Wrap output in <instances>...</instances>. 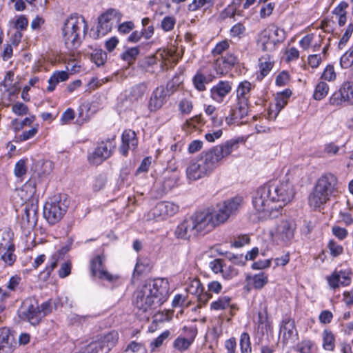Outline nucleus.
Listing matches in <instances>:
<instances>
[{
    "instance_id": "nucleus-3",
    "label": "nucleus",
    "mask_w": 353,
    "mask_h": 353,
    "mask_svg": "<svg viewBox=\"0 0 353 353\" xmlns=\"http://www.w3.org/2000/svg\"><path fill=\"white\" fill-rule=\"evenodd\" d=\"M169 283L165 279L147 281L134 292V303L145 317L165 302L169 296Z\"/></svg>"
},
{
    "instance_id": "nucleus-21",
    "label": "nucleus",
    "mask_w": 353,
    "mask_h": 353,
    "mask_svg": "<svg viewBox=\"0 0 353 353\" xmlns=\"http://www.w3.org/2000/svg\"><path fill=\"white\" fill-rule=\"evenodd\" d=\"M330 199V196L315 185L309 195L308 203L311 208L316 210L321 208Z\"/></svg>"
},
{
    "instance_id": "nucleus-17",
    "label": "nucleus",
    "mask_w": 353,
    "mask_h": 353,
    "mask_svg": "<svg viewBox=\"0 0 353 353\" xmlns=\"http://www.w3.org/2000/svg\"><path fill=\"white\" fill-rule=\"evenodd\" d=\"M186 291L191 294L196 296L199 307L205 305L212 297L210 293L204 291V288L198 279H193L189 281Z\"/></svg>"
},
{
    "instance_id": "nucleus-32",
    "label": "nucleus",
    "mask_w": 353,
    "mask_h": 353,
    "mask_svg": "<svg viewBox=\"0 0 353 353\" xmlns=\"http://www.w3.org/2000/svg\"><path fill=\"white\" fill-rule=\"evenodd\" d=\"M147 90L148 88L145 83L137 84L130 88L128 97L132 101H137L143 97Z\"/></svg>"
},
{
    "instance_id": "nucleus-50",
    "label": "nucleus",
    "mask_w": 353,
    "mask_h": 353,
    "mask_svg": "<svg viewBox=\"0 0 353 353\" xmlns=\"http://www.w3.org/2000/svg\"><path fill=\"white\" fill-rule=\"evenodd\" d=\"M337 74L335 72L334 68L332 65H327L323 70L321 79L329 82L334 81L336 79Z\"/></svg>"
},
{
    "instance_id": "nucleus-7",
    "label": "nucleus",
    "mask_w": 353,
    "mask_h": 353,
    "mask_svg": "<svg viewBox=\"0 0 353 353\" xmlns=\"http://www.w3.org/2000/svg\"><path fill=\"white\" fill-rule=\"evenodd\" d=\"M19 317L29 322L31 325H38L43 315L40 310L37 301L32 297L26 299L18 310Z\"/></svg>"
},
{
    "instance_id": "nucleus-51",
    "label": "nucleus",
    "mask_w": 353,
    "mask_h": 353,
    "mask_svg": "<svg viewBox=\"0 0 353 353\" xmlns=\"http://www.w3.org/2000/svg\"><path fill=\"white\" fill-rule=\"evenodd\" d=\"M178 108L182 114H189L193 109V104L191 100L184 98L179 101Z\"/></svg>"
},
{
    "instance_id": "nucleus-14",
    "label": "nucleus",
    "mask_w": 353,
    "mask_h": 353,
    "mask_svg": "<svg viewBox=\"0 0 353 353\" xmlns=\"http://www.w3.org/2000/svg\"><path fill=\"white\" fill-rule=\"evenodd\" d=\"M104 261L105 256L103 255H97L92 259L90 262L92 275L109 282L116 281L119 278L118 276L112 274L104 269Z\"/></svg>"
},
{
    "instance_id": "nucleus-40",
    "label": "nucleus",
    "mask_w": 353,
    "mask_h": 353,
    "mask_svg": "<svg viewBox=\"0 0 353 353\" xmlns=\"http://www.w3.org/2000/svg\"><path fill=\"white\" fill-rule=\"evenodd\" d=\"M323 152L329 157L339 156L344 153L341 148L334 142L327 143L324 145Z\"/></svg>"
},
{
    "instance_id": "nucleus-31",
    "label": "nucleus",
    "mask_w": 353,
    "mask_h": 353,
    "mask_svg": "<svg viewBox=\"0 0 353 353\" xmlns=\"http://www.w3.org/2000/svg\"><path fill=\"white\" fill-rule=\"evenodd\" d=\"M190 334L191 336L186 339L185 337H178L175 339L173 343V346L175 349L178 350L179 351H184L186 350L191 343H192L194 336L196 334V330L194 328L190 329Z\"/></svg>"
},
{
    "instance_id": "nucleus-41",
    "label": "nucleus",
    "mask_w": 353,
    "mask_h": 353,
    "mask_svg": "<svg viewBox=\"0 0 353 353\" xmlns=\"http://www.w3.org/2000/svg\"><path fill=\"white\" fill-rule=\"evenodd\" d=\"M294 323L293 321L290 319L283 321V323L280 329L281 334H283V336L285 339H288L293 336L294 332Z\"/></svg>"
},
{
    "instance_id": "nucleus-28",
    "label": "nucleus",
    "mask_w": 353,
    "mask_h": 353,
    "mask_svg": "<svg viewBox=\"0 0 353 353\" xmlns=\"http://www.w3.org/2000/svg\"><path fill=\"white\" fill-rule=\"evenodd\" d=\"M350 277L345 272H334L328 278V283L332 288L341 285H348L350 283Z\"/></svg>"
},
{
    "instance_id": "nucleus-4",
    "label": "nucleus",
    "mask_w": 353,
    "mask_h": 353,
    "mask_svg": "<svg viewBox=\"0 0 353 353\" xmlns=\"http://www.w3.org/2000/svg\"><path fill=\"white\" fill-rule=\"evenodd\" d=\"M88 26L83 17L72 14L68 17L62 27V37L68 49L77 48L81 43V36H84Z\"/></svg>"
},
{
    "instance_id": "nucleus-9",
    "label": "nucleus",
    "mask_w": 353,
    "mask_h": 353,
    "mask_svg": "<svg viewBox=\"0 0 353 353\" xmlns=\"http://www.w3.org/2000/svg\"><path fill=\"white\" fill-rule=\"evenodd\" d=\"M121 14L117 10L110 8L101 14L98 18L97 37L104 36L109 32L114 23L120 21Z\"/></svg>"
},
{
    "instance_id": "nucleus-60",
    "label": "nucleus",
    "mask_w": 353,
    "mask_h": 353,
    "mask_svg": "<svg viewBox=\"0 0 353 353\" xmlns=\"http://www.w3.org/2000/svg\"><path fill=\"white\" fill-rule=\"evenodd\" d=\"M38 132V125L33 126L29 130L24 131L21 134L17 137V140L19 141H25L34 137Z\"/></svg>"
},
{
    "instance_id": "nucleus-45",
    "label": "nucleus",
    "mask_w": 353,
    "mask_h": 353,
    "mask_svg": "<svg viewBox=\"0 0 353 353\" xmlns=\"http://www.w3.org/2000/svg\"><path fill=\"white\" fill-rule=\"evenodd\" d=\"M341 87L346 99V104L353 105V81H346Z\"/></svg>"
},
{
    "instance_id": "nucleus-16",
    "label": "nucleus",
    "mask_w": 353,
    "mask_h": 353,
    "mask_svg": "<svg viewBox=\"0 0 353 353\" xmlns=\"http://www.w3.org/2000/svg\"><path fill=\"white\" fill-rule=\"evenodd\" d=\"M316 185L330 197L335 196L339 193L338 179L330 172L323 174L317 180Z\"/></svg>"
},
{
    "instance_id": "nucleus-33",
    "label": "nucleus",
    "mask_w": 353,
    "mask_h": 353,
    "mask_svg": "<svg viewBox=\"0 0 353 353\" xmlns=\"http://www.w3.org/2000/svg\"><path fill=\"white\" fill-rule=\"evenodd\" d=\"M69 77L68 73L65 71H57L53 73V74L48 79V86L47 90L48 92H52L59 82L65 81Z\"/></svg>"
},
{
    "instance_id": "nucleus-57",
    "label": "nucleus",
    "mask_w": 353,
    "mask_h": 353,
    "mask_svg": "<svg viewBox=\"0 0 353 353\" xmlns=\"http://www.w3.org/2000/svg\"><path fill=\"white\" fill-rule=\"evenodd\" d=\"M206 77L202 74L197 73L193 78V83L194 87L199 91L205 90Z\"/></svg>"
},
{
    "instance_id": "nucleus-61",
    "label": "nucleus",
    "mask_w": 353,
    "mask_h": 353,
    "mask_svg": "<svg viewBox=\"0 0 353 353\" xmlns=\"http://www.w3.org/2000/svg\"><path fill=\"white\" fill-rule=\"evenodd\" d=\"M26 171H27V168L26 165L25 160L21 159L16 163L14 169V173L16 176H17V177L23 176V175L26 174Z\"/></svg>"
},
{
    "instance_id": "nucleus-39",
    "label": "nucleus",
    "mask_w": 353,
    "mask_h": 353,
    "mask_svg": "<svg viewBox=\"0 0 353 353\" xmlns=\"http://www.w3.org/2000/svg\"><path fill=\"white\" fill-rule=\"evenodd\" d=\"M53 169L51 161H39L36 165V172L39 176L42 177L48 175Z\"/></svg>"
},
{
    "instance_id": "nucleus-2",
    "label": "nucleus",
    "mask_w": 353,
    "mask_h": 353,
    "mask_svg": "<svg viewBox=\"0 0 353 353\" xmlns=\"http://www.w3.org/2000/svg\"><path fill=\"white\" fill-rule=\"evenodd\" d=\"M239 147V139H232L203 151L187 167L188 178L196 181L210 176Z\"/></svg>"
},
{
    "instance_id": "nucleus-30",
    "label": "nucleus",
    "mask_w": 353,
    "mask_h": 353,
    "mask_svg": "<svg viewBox=\"0 0 353 353\" xmlns=\"http://www.w3.org/2000/svg\"><path fill=\"white\" fill-rule=\"evenodd\" d=\"M252 89V85L249 81L241 82L236 90L237 101L248 103Z\"/></svg>"
},
{
    "instance_id": "nucleus-35",
    "label": "nucleus",
    "mask_w": 353,
    "mask_h": 353,
    "mask_svg": "<svg viewBox=\"0 0 353 353\" xmlns=\"http://www.w3.org/2000/svg\"><path fill=\"white\" fill-rule=\"evenodd\" d=\"M220 274L224 279L230 280L238 274V270L234 268L231 260H225L223 270H221Z\"/></svg>"
},
{
    "instance_id": "nucleus-6",
    "label": "nucleus",
    "mask_w": 353,
    "mask_h": 353,
    "mask_svg": "<svg viewBox=\"0 0 353 353\" xmlns=\"http://www.w3.org/2000/svg\"><path fill=\"white\" fill-rule=\"evenodd\" d=\"M68 207L66 199L63 200L59 196H54L46 201L43 208V216L50 224L54 225L63 218Z\"/></svg>"
},
{
    "instance_id": "nucleus-63",
    "label": "nucleus",
    "mask_w": 353,
    "mask_h": 353,
    "mask_svg": "<svg viewBox=\"0 0 353 353\" xmlns=\"http://www.w3.org/2000/svg\"><path fill=\"white\" fill-rule=\"evenodd\" d=\"M224 262L225 259H216L210 262L209 267L214 274H220L221 270H223Z\"/></svg>"
},
{
    "instance_id": "nucleus-29",
    "label": "nucleus",
    "mask_w": 353,
    "mask_h": 353,
    "mask_svg": "<svg viewBox=\"0 0 353 353\" xmlns=\"http://www.w3.org/2000/svg\"><path fill=\"white\" fill-rule=\"evenodd\" d=\"M242 3L243 0H233V2L221 13V18L224 19L227 17H233L236 14L243 16Z\"/></svg>"
},
{
    "instance_id": "nucleus-25",
    "label": "nucleus",
    "mask_w": 353,
    "mask_h": 353,
    "mask_svg": "<svg viewBox=\"0 0 353 353\" xmlns=\"http://www.w3.org/2000/svg\"><path fill=\"white\" fill-rule=\"evenodd\" d=\"M21 222L23 227L32 228L37 221V206L33 203H26L23 208Z\"/></svg>"
},
{
    "instance_id": "nucleus-54",
    "label": "nucleus",
    "mask_w": 353,
    "mask_h": 353,
    "mask_svg": "<svg viewBox=\"0 0 353 353\" xmlns=\"http://www.w3.org/2000/svg\"><path fill=\"white\" fill-rule=\"evenodd\" d=\"M330 104L333 105H341L343 103H346V99L341 87L340 89L335 92L330 99Z\"/></svg>"
},
{
    "instance_id": "nucleus-44",
    "label": "nucleus",
    "mask_w": 353,
    "mask_h": 353,
    "mask_svg": "<svg viewBox=\"0 0 353 353\" xmlns=\"http://www.w3.org/2000/svg\"><path fill=\"white\" fill-rule=\"evenodd\" d=\"M139 54V49L138 47L130 48L121 54V58L127 61L128 64H131L137 59Z\"/></svg>"
},
{
    "instance_id": "nucleus-37",
    "label": "nucleus",
    "mask_w": 353,
    "mask_h": 353,
    "mask_svg": "<svg viewBox=\"0 0 353 353\" xmlns=\"http://www.w3.org/2000/svg\"><path fill=\"white\" fill-rule=\"evenodd\" d=\"M329 85L323 81H319L316 87L313 94V98L315 100L320 101L324 99L329 92Z\"/></svg>"
},
{
    "instance_id": "nucleus-20",
    "label": "nucleus",
    "mask_w": 353,
    "mask_h": 353,
    "mask_svg": "<svg viewBox=\"0 0 353 353\" xmlns=\"http://www.w3.org/2000/svg\"><path fill=\"white\" fill-rule=\"evenodd\" d=\"M176 239L188 240L197 234L194 229L193 225L189 218L182 221L175 228L174 232Z\"/></svg>"
},
{
    "instance_id": "nucleus-5",
    "label": "nucleus",
    "mask_w": 353,
    "mask_h": 353,
    "mask_svg": "<svg viewBox=\"0 0 353 353\" xmlns=\"http://www.w3.org/2000/svg\"><path fill=\"white\" fill-rule=\"evenodd\" d=\"M241 202V198L234 197L219 203L215 208L210 212L214 226L216 227L224 223L230 216L235 214L238 212Z\"/></svg>"
},
{
    "instance_id": "nucleus-48",
    "label": "nucleus",
    "mask_w": 353,
    "mask_h": 353,
    "mask_svg": "<svg viewBox=\"0 0 353 353\" xmlns=\"http://www.w3.org/2000/svg\"><path fill=\"white\" fill-rule=\"evenodd\" d=\"M252 279L254 288L259 290L261 289L268 282V277L263 272L254 275Z\"/></svg>"
},
{
    "instance_id": "nucleus-19",
    "label": "nucleus",
    "mask_w": 353,
    "mask_h": 353,
    "mask_svg": "<svg viewBox=\"0 0 353 353\" xmlns=\"http://www.w3.org/2000/svg\"><path fill=\"white\" fill-rule=\"evenodd\" d=\"M248 113V103L237 101L231 108L230 114L225 117V122L228 125L239 124Z\"/></svg>"
},
{
    "instance_id": "nucleus-22",
    "label": "nucleus",
    "mask_w": 353,
    "mask_h": 353,
    "mask_svg": "<svg viewBox=\"0 0 353 353\" xmlns=\"http://www.w3.org/2000/svg\"><path fill=\"white\" fill-rule=\"evenodd\" d=\"M232 85L228 81H221L210 90V97L216 102L221 103L231 92Z\"/></svg>"
},
{
    "instance_id": "nucleus-27",
    "label": "nucleus",
    "mask_w": 353,
    "mask_h": 353,
    "mask_svg": "<svg viewBox=\"0 0 353 353\" xmlns=\"http://www.w3.org/2000/svg\"><path fill=\"white\" fill-rule=\"evenodd\" d=\"M338 204L341 205L339 212V221L345 223L346 225L353 224V217L351 214L353 205L350 203L349 199H346L343 202H339Z\"/></svg>"
},
{
    "instance_id": "nucleus-38",
    "label": "nucleus",
    "mask_w": 353,
    "mask_h": 353,
    "mask_svg": "<svg viewBox=\"0 0 353 353\" xmlns=\"http://www.w3.org/2000/svg\"><path fill=\"white\" fill-rule=\"evenodd\" d=\"M259 61L261 74L262 77H265L272 70L274 62L268 54L260 58Z\"/></svg>"
},
{
    "instance_id": "nucleus-55",
    "label": "nucleus",
    "mask_w": 353,
    "mask_h": 353,
    "mask_svg": "<svg viewBox=\"0 0 353 353\" xmlns=\"http://www.w3.org/2000/svg\"><path fill=\"white\" fill-rule=\"evenodd\" d=\"M245 27L241 23H238L233 26L230 31V37L233 38H241L245 32Z\"/></svg>"
},
{
    "instance_id": "nucleus-62",
    "label": "nucleus",
    "mask_w": 353,
    "mask_h": 353,
    "mask_svg": "<svg viewBox=\"0 0 353 353\" xmlns=\"http://www.w3.org/2000/svg\"><path fill=\"white\" fill-rule=\"evenodd\" d=\"M169 331H165L152 341L150 343L151 351H154L156 348L159 347L163 344V341L169 336Z\"/></svg>"
},
{
    "instance_id": "nucleus-64",
    "label": "nucleus",
    "mask_w": 353,
    "mask_h": 353,
    "mask_svg": "<svg viewBox=\"0 0 353 353\" xmlns=\"http://www.w3.org/2000/svg\"><path fill=\"white\" fill-rule=\"evenodd\" d=\"M201 121V117L200 115H196L190 119L186 120V121L183 125V129L184 130H189L192 128H195L196 124L199 123Z\"/></svg>"
},
{
    "instance_id": "nucleus-34",
    "label": "nucleus",
    "mask_w": 353,
    "mask_h": 353,
    "mask_svg": "<svg viewBox=\"0 0 353 353\" xmlns=\"http://www.w3.org/2000/svg\"><path fill=\"white\" fill-rule=\"evenodd\" d=\"M292 94V92L289 89H286L283 92L279 93L276 97L275 108L276 112L274 117L276 118L279 112L286 105L288 100Z\"/></svg>"
},
{
    "instance_id": "nucleus-46",
    "label": "nucleus",
    "mask_w": 353,
    "mask_h": 353,
    "mask_svg": "<svg viewBox=\"0 0 353 353\" xmlns=\"http://www.w3.org/2000/svg\"><path fill=\"white\" fill-rule=\"evenodd\" d=\"M267 0H259V3L261 5L260 8V17L265 18L269 17L274 9L275 4L274 3H265Z\"/></svg>"
},
{
    "instance_id": "nucleus-56",
    "label": "nucleus",
    "mask_w": 353,
    "mask_h": 353,
    "mask_svg": "<svg viewBox=\"0 0 353 353\" xmlns=\"http://www.w3.org/2000/svg\"><path fill=\"white\" fill-rule=\"evenodd\" d=\"M2 254H3L0 256V260L3 261L5 263L8 265H12L16 259V256L13 254V245H12L11 248L6 249V252Z\"/></svg>"
},
{
    "instance_id": "nucleus-36",
    "label": "nucleus",
    "mask_w": 353,
    "mask_h": 353,
    "mask_svg": "<svg viewBox=\"0 0 353 353\" xmlns=\"http://www.w3.org/2000/svg\"><path fill=\"white\" fill-rule=\"evenodd\" d=\"M323 348L326 351H333L335 348V337L332 331L325 330L322 334Z\"/></svg>"
},
{
    "instance_id": "nucleus-23",
    "label": "nucleus",
    "mask_w": 353,
    "mask_h": 353,
    "mask_svg": "<svg viewBox=\"0 0 353 353\" xmlns=\"http://www.w3.org/2000/svg\"><path fill=\"white\" fill-rule=\"evenodd\" d=\"M122 144L120 146V152L123 155H127L130 149H134L138 144V139L134 131L125 130L122 134Z\"/></svg>"
},
{
    "instance_id": "nucleus-15",
    "label": "nucleus",
    "mask_w": 353,
    "mask_h": 353,
    "mask_svg": "<svg viewBox=\"0 0 353 353\" xmlns=\"http://www.w3.org/2000/svg\"><path fill=\"white\" fill-rule=\"evenodd\" d=\"M114 144L112 141L108 139L106 141H102L96 148L94 151L89 154L88 160L94 165L101 163L105 159H108L112 152Z\"/></svg>"
},
{
    "instance_id": "nucleus-49",
    "label": "nucleus",
    "mask_w": 353,
    "mask_h": 353,
    "mask_svg": "<svg viewBox=\"0 0 353 353\" xmlns=\"http://www.w3.org/2000/svg\"><path fill=\"white\" fill-rule=\"evenodd\" d=\"M230 300L229 296H221L217 301L212 302L210 307L214 310H224L230 305Z\"/></svg>"
},
{
    "instance_id": "nucleus-12",
    "label": "nucleus",
    "mask_w": 353,
    "mask_h": 353,
    "mask_svg": "<svg viewBox=\"0 0 353 353\" xmlns=\"http://www.w3.org/2000/svg\"><path fill=\"white\" fill-rule=\"evenodd\" d=\"M119 333L112 330L107 334L101 335L97 341L92 343L89 346L92 347V350L99 353H108L118 343Z\"/></svg>"
},
{
    "instance_id": "nucleus-11",
    "label": "nucleus",
    "mask_w": 353,
    "mask_h": 353,
    "mask_svg": "<svg viewBox=\"0 0 353 353\" xmlns=\"http://www.w3.org/2000/svg\"><path fill=\"white\" fill-rule=\"evenodd\" d=\"M179 210V206L174 203L162 201L158 203L148 213V220H163L176 214Z\"/></svg>"
},
{
    "instance_id": "nucleus-52",
    "label": "nucleus",
    "mask_w": 353,
    "mask_h": 353,
    "mask_svg": "<svg viewBox=\"0 0 353 353\" xmlns=\"http://www.w3.org/2000/svg\"><path fill=\"white\" fill-rule=\"evenodd\" d=\"M213 4V0H193V1L188 5V10L190 11H195L204 6L209 8L212 6Z\"/></svg>"
},
{
    "instance_id": "nucleus-24",
    "label": "nucleus",
    "mask_w": 353,
    "mask_h": 353,
    "mask_svg": "<svg viewBox=\"0 0 353 353\" xmlns=\"http://www.w3.org/2000/svg\"><path fill=\"white\" fill-rule=\"evenodd\" d=\"M237 62V57L232 53H227L221 59H217L214 63V69L217 74H223L228 72Z\"/></svg>"
},
{
    "instance_id": "nucleus-42",
    "label": "nucleus",
    "mask_w": 353,
    "mask_h": 353,
    "mask_svg": "<svg viewBox=\"0 0 353 353\" xmlns=\"http://www.w3.org/2000/svg\"><path fill=\"white\" fill-rule=\"evenodd\" d=\"M65 252L66 251L65 250V249L62 248L61 250H59L52 255L50 265L49 266H47L46 268V272L48 276H50L53 270L57 267V262L60 259H63Z\"/></svg>"
},
{
    "instance_id": "nucleus-26",
    "label": "nucleus",
    "mask_w": 353,
    "mask_h": 353,
    "mask_svg": "<svg viewBox=\"0 0 353 353\" xmlns=\"http://www.w3.org/2000/svg\"><path fill=\"white\" fill-rule=\"evenodd\" d=\"M14 339L7 327L0 328V353H12L14 347Z\"/></svg>"
},
{
    "instance_id": "nucleus-18",
    "label": "nucleus",
    "mask_w": 353,
    "mask_h": 353,
    "mask_svg": "<svg viewBox=\"0 0 353 353\" xmlns=\"http://www.w3.org/2000/svg\"><path fill=\"white\" fill-rule=\"evenodd\" d=\"M169 96L168 88L157 87L151 94L148 108L150 112H156L166 103Z\"/></svg>"
},
{
    "instance_id": "nucleus-43",
    "label": "nucleus",
    "mask_w": 353,
    "mask_h": 353,
    "mask_svg": "<svg viewBox=\"0 0 353 353\" xmlns=\"http://www.w3.org/2000/svg\"><path fill=\"white\" fill-rule=\"evenodd\" d=\"M122 353H147V350L143 343L132 341L128 344Z\"/></svg>"
},
{
    "instance_id": "nucleus-13",
    "label": "nucleus",
    "mask_w": 353,
    "mask_h": 353,
    "mask_svg": "<svg viewBox=\"0 0 353 353\" xmlns=\"http://www.w3.org/2000/svg\"><path fill=\"white\" fill-rule=\"evenodd\" d=\"M196 234L208 232L215 228L210 211L197 212L190 216Z\"/></svg>"
},
{
    "instance_id": "nucleus-59",
    "label": "nucleus",
    "mask_w": 353,
    "mask_h": 353,
    "mask_svg": "<svg viewBox=\"0 0 353 353\" xmlns=\"http://www.w3.org/2000/svg\"><path fill=\"white\" fill-rule=\"evenodd\" d=\"M327 248L331 255L334 257L341 255L343 252V248L333 240L329 241Z\"/></svg>"
},
{
    "instance_id": "nucleus-1",
    "label": "nucleus",
    "mask_w": 353,
    "mask_h": 353,
    "mask_svg": "<svg viewBox=\"0 0 353 353\" xmlns=\"http://www.w3.org/2000/svg\"><path fill=\"white\" fill-rule=\"evenodd\" d=\"M294 194L293 185L289 181H270L259 188L253 197L254 214L261 221L276 218Z\"/></svg>"
},
{
    "instance_id": "nucleus-47",
    "label": "nucleus",
    "mask_w": 353,
    "mask_h": 353,
    "mask_svg": "<svg viewBox=\"0 0 353 353\" xmlns=\"http://www.w3.org/2000/svg\"><path fill=\"white\" fill-rule=\"evenodd\" d=\"M240 348L241 353H251L252 347L250 338L247 332H243L240 336Z\"/></svg>"
},
{
    "instance_id": "nucleus-10",
    "label": "nucleus",
    "mask_w": 353,
    "mask_h": 353,
    "mask_svg": "<svg viewBox=\"0 0 353 353\" xmlns=\"http://www.w3.org/2000/svg\"><path fill=\"white\" fill-rule=\"evenodd\" d=\"M295 230V224L292 221L284 220L271 232V235L273 240L278 243L286 244L293 239Z\"/></svg>"
},
{
    "instance_id": "nucleus-8",
    "label": "nucleus",
    "mask_w": 353,
    "mask_h": 353,
    "mask_svg": "<svg viewBox=\"0 0 353 353\" xmlns=\"http://www.w3.org/2000/svg\"><path fill=\"white\" fill-rule=\"evenodd\" d=\"M279 32H282V30L276 27H272L263 30L257 39L258 48L263 51H274L276 45L282 41L281 38L278 37Z\"/></svg>"
},
{
    "instance_id": "nucleus-58",
    "label": "nucleus",
    "mask_w": 353,
    "mask_h": 353,
    "mask_svg": "<svg viewBox=\"0 0 353 353\" xmlns=\"http://www.w3.org/2000/svg\"><path fill=\"white\" fill-rule=\"evenodd\" d=\"M340 65L343 68H347L353 66V52H346L340 59Z\"/></svg>"
},
{
    "instance_id": "nucleus-53",
    "label": "nucleus",
    "mask_w": 353,
    "mask_h": 353,
    "mask_svg": "<svg viewBox=\"0 0 353 353\" xmlns=\"http://www.w3.org/2000/svg\"><path fill=\"white\" fill-rule=\"evenodd\" d=\"M314 343L310 339H305L297 345V351L300 353H312Z\"/></svg>"
}]
</instances>
